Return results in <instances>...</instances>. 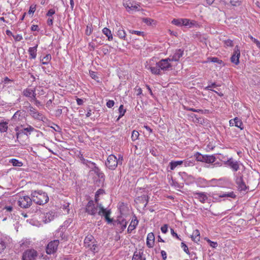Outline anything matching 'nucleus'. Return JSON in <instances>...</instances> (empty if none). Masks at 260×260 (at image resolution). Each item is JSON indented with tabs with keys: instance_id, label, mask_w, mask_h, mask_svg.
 Wrapping results in <instances>:
<instances>
[{
	"instance_id": "nucleus-7",
	"label": "nucleus",
	"mask_w": 260,
	"mask_h": 260,
	"mask_svg": "<svg viewBox=\"0 0 260 260\" xmlns=\"http://www.w3.org/2000/svg\"><path fill=\"white\" fill-rule=\"evenodd\" d=\"M146 68L150 70L152 74L158 75L162 74L159 67L158 62L152 63L151 61H150L149 63L146 66Z\"/></svg>"
},
{
	"instance_id": "nucleus-58",
	"label": "nucleus",
	"mask_w": 260,
	"mask_h": 260,
	"mask_svg": "<svg viewBox=\"0 0 260 260\" xmlns=\"http://www.w3.org/2000/svg\"><path fill=\"white\" fill-rule=\"evenodd\" d=\"M55 13V11L54 9H51L49 10L48 12L46 14V15L48 17H51L53 14H54Z\"/></svg>"
},
{
	"instance_id": "nucleus-23",
	"label": "nucleus",
	"mask_w": 260,
	"mask_h": 260,
	"mask_svg": "<svg viewBox=\"0 0 260 260\" xmlns=\"http://www.w3.org/2000/svg\"><path fill=\"white\" fill-rule=\"evenodd\" d=\"M217 196L219 198H235L236 196L234 193L233 191L231 192H223L220 191V192L217 193Z\"/></svg>"
},
{
	"instance_id": "nucleus-17",
	"label": "nucleus",
	"mask_w": 260,
	"mask_h": 260,
	"mask_svg": "<svg viewBox=\"0 0 260 260\" xmlns=\"http://www.w3.org/2000/svg\"><path fill=\"white\" fill-rule=\"evenodd\" d=\"M130 4L131 5H129L124 1L123 2V5L126 9L128 12L132 13L133 12L140 10V5L138 4L135 3V4H133L131 3Z\"/></svg>"
},
{
	"instance_id": "nucleus-19",
	"label": "nucleus",
	"mask_w": 260,
	"mask_h": 260,
	"mask_svg": "<svg viewBox=\"0 0 260 260\" xmlns=\"http://www.w3.org/2000/svg\"><path fill=\"white\" fill-rule=\"evenodd\" d=\"M193 194L196 199L199 200L201 203H204L208 199L207 193L202 192L194 191Z\"/></svg>"
},
{
	"instance_id": "nucleus-43",
	"label": "nucleus",
	"mask_w": 260,
	"mask_h": 260,
	"mask_svg": "<svg viewBox=\"0 0 260 260\" xmlns=\"http://www.w3.org/2000/svg\"><path fill=\"white\" fill-rule=\"evenodd\" d=\"M6 248V242L0 239V253H1Z\"/></svg>"
},
{
	"instance_id": "nucleus-33",
	"label": "nucleus",
	"mask_w": 260,
	"mask_h": 260,
	"mask_svg": "<svg viewBox=\"0 0 260 260\" xmlns=\"http://www.w3.org/2000/svg\"><path fill=\"white\" fill-rule=\"evenodd\" d=\"M183 163L182 160L172 161L170 162V167L171 170H173L176 167L179 165H181Z\"/></svg>"
},
{
	"instance_id": "nucleus-9",
	"label": "nucleus",
	"mask_w": 260,
	"mask_h": 260,
	"mask_svg": "<svg viewBox=\"0 0 260 260\" xmlns=\"http://www.w3.org/2000/svg\"><path fill=\"white\" fill-rule=\"evenodd\" d=\"M59 244V240H54L50 242L46 246V251L48 254L56 252Z\"/></svg>"
},
{
	"instance_id": "nucleus-21",
	"label": "nucleus",
	"mask_w": 260,
	"mask_h": 260,
	"mask_svg": "<svg viewBox=\"0 0 260 260\" xmlns=\"http://www.w3.org/2000/svg\"><path fill=\"white\" fill-rule=\"evenodd\" d=\"M132 260H146V257L142 251H136L134 253Z\"/></svg>"
},
{
	"instance_id": "nucleus-57",
	"label": "nucleus",
	"mask_w": 260,
	"mask_h": 260,
	"mask_svg": "<svg viewBox=\"0 0 260 260\" xmlns=\"http://www.w3.org/2000/svg\"><path fill=\"white\" fill-rule=\"evenodd\" d=\"M131 34H134L138 36H143L144 32L138 30H130Z\"/></svg>"
},
{
	"instance_id": "nucleus-18",
	"label": "nucleus",
	"mask_w": 260,
	"mask_h": 260,
	"mask_svg": "<svg viewBox=\"0 0 260 260\" xmlns=\"http://www.w3.org/2000/svg\"><path fill=\"white\" fill-rule=\"evenodd\" d=\"M236 183L240 191H245L247 189V187L245 182L243 181L242 176L236 177Z\"/></svg>"
},
{
	"instance_id": "nucleus-48",
	"label": "nucleus",
	"mask_w": 260,
	"mask_h": 260,
	"mask_svg": "<svg viewBox=\"0 0 260 260\" xmlns=\"http://www.w3.org/2000/svg\"><path fill=\"white\" fill-rule=\"evenodd\" d=\"M116 159L117 165H122L123 162V156L121 154L118 155V158L117 159L116 157L115 156V160Z\"/></svg>"
},
{
	"instance_id": "nucleus-63",
	"label": "nucleus",
	"mask_w": 260,
	"mask_h": 260,
	"mask_svg": "<svg viewBox=\"0 0 260 260\" xmlns=\"http://www.w3.org/2000/svg\"><path fill=\"white\" fill-rule=\"evenodd\" d=\"M161 231L162 233L166 234L168 231V225L165 224L162 226L161 227Z\"/></svg>"
},
{
	"instance_id": "nucleus-5",
	"label": "nucleus",
	"mask_w": 260,
	"mask_h": 260,
	"mask_svg": "<svg viewBox=\"0 0 260 260\" xmlns=\"http://www.w3.org/2000/svg\"><path fill=\"white\" fill-rule=\"evenodd\" d=\"M32 197H29L28 196H22L19 198L18 201V205L19 207L22 208H29L32 202Z\"/></svg>"
},
{
	"instance_id": "nucleus-29",
	"label": "nucleus",
	"mask_w": 260,
	"mask_h": 260,
	"mask_svg": "<svg viewBox=\"0 0 260 260\" xmlns=\"http://www.w3.org/2000/svg\"><path fill=\"white\" fill-rule=\"evenodd\" d=\"M54 215L53 214V212L47 213L44 215V221L45 223L49 222L54 219Z\"/></svg>"
},
{
	"instance_id": "nucleus-47",
	"label": "nucleus",
	"mask_w": 260,
	"mask_h": 260,
	"mask_svg": "<svg viewBox=\"0 0 260 260\" xmlns=\"http://www.w3.org/2000/svg\"><path fill=\"white\" fill-rule=\"evenodd\" d=\"M216 87H217V85L215 83H213L211 85H209L208 86L206 87L205 88V89L207 90H211L213 92H217L216 91L211 89V87L215 88Z\"/></svg>"
},
{
	"instance_id": "nucleus-52",
	"label": "nucleus",
	"mask_w": 260,
	"mask_h": 260,
	"mask_svg": "<svg viewBox=\"0 0 260 260\" xmlns=\"http://www.w3.org/2000/svg\"><path fill=\"white\" fill-rule=\"evenodd\" d=\"M143 21L147 24L151 25L154 21L149 18H144L143 19Z\"/></svg>"
},
{
	"instance_id": "nucleus-14",
	"label": "nucleus",
	"mask_w": 260,
	"mask_h": 260,
	"mask_svg": "<svg viewBox=\"0 0 260 260\" xmlns=\"http://www.w3.org/2000/svg\"><path fill=\"white\" fill-rule=\"evenodd\" d=\"M184 54V50L181 49H176L172 54L169 57L171 61H178Z\"/></svg>"
},
{
	"instance_id": "nucleus-28",
	"label": "nucleus",
	"mask_w": 260,
	"mask_h": 260,
	"mask_svg": "<svg viewBox=\"0 0 260 260\" xmlns=\"http://www.w3.org/2000/svg\"><path fill=\"white\" fill-rule=\"evenodd\" d=\"M192 240L194 242L197 243L200 240V233L198 230H196L193 232L192 235L191 237Z\"/></svg>"
},
{
	"instance_id": "nucleus-1",
	"label": "nucleus",
	"mask_w": 260,
	"mask_h": 260,
	"mask_svg": "<svg viewBox=\"0 0 260 260\" xmlns=\"http://www.w3.org/2000/svg\"><path fill=\"white\" fill-rule=\"evenodd\" d=\"M32 201L38 205H44L49 201L48 194L42 190H35L31 192Z\"/></svg>"
},
{
	"instance_id": "nucleus-53",
	"label": "nucleus",
	"mask_w": 260,
	"mask_h": 260,
	"mask_svg": "<svg viewBox=\"0 0 260 260\" xmlns=\"http://www.w3.org/2000/svg\"><path fill=\"white\" fill-rule=\"evenodd\" d=\"M181 247L183 248L184 251L186 252L187 254L189 253L188 248L187 245L184 243H181Z\"/></svg>"
},
{
	"instance_id": "nucleus-35",
	"label": "nucleus",
	"mask_w": 260,
	"mask_h": 260,
	"mask_svg": "<svg viewBox=\"0 0 260 260\" xmlns=\"http://www.w3.org/2000/svg\"><path fill=\"white\" fill-rule=\"evenodd\" d=\"M35 90L30 88H26L23 91V94L25 96L29 98L31 96L32 94H35Z\"/></svg>"
},
{
	"instance_id": "nucleus-41",
	"label": "nucleus",
	"mask_w": 260,
	"mask_h": 260,
	"mask_svg": "<svg viewBox=\"0 0 260 260\" xmlns=\"http://www.w3.org/2000/svg\"><path fill=\"white\" fill-rule=\"evenodd\" d=\"M117 35L119 38L124 40L125 38L126 34L123 29H119L117 30Z\"/></svg>"
},
{
	"instance_id": "nucleus-38",
	"label": "nucleus",
	"mask_w": 260,
	"mask_h": 260,
	"mask_svg": "<svg viewBox=\"0 0 260 260\" xmlns=\"http://www.w3.org/2000/svg\"><path fill=\"white\" fill-rule=\"evenodd\" d=\"M126 109L124 108V107L122 105H121L118 109V113L119 115L117 120H119L121 117H122L124 115Z\"/></svg>"
},
{
	"instance_id": "nucleus-8",
	"label": "nucleus",
	"mask_w": 260,
	"mask_h": 260,
	"mask_svg": "<svg viewBox=\"0 0 260 260\" xmlns=\"http://www.w3.org/2000/svg\"><path fill=\"white\" fill-rule=\"evenodd\" d=\"M127 221L117 218L115 220V230L117 233H121L126 228Z\"/></svg>"
},
{
	"instance_id": "nucleus-37",
	"label": "nucleus",
	"mask_w": 260,
	"mask_h": 260,
	"mask_svg": "<svg viewBox=\"0 0 260 260\" xmlns=\"http://www.w3.org/2000/svg\"><path fill=\"white\" fill-rule=\"evenodd\" d=\"M102 31L103 34L108 37L109 40H112L113 36L111 34V30L109 28L105 27L103 28Z\"/></svg>"
},
{
	"instance_id": "nucleus-30",
	"label": "nucleus",
	"mask_w": 260,
	"mask_h": 260,
	"mask_svg": "<svg viewBox=\"0 0 260 260\" xmlns=\"http://www.w3.org/2000/svg\"><path fill=\"white\" fill-rule=\"evenodd\" d=\"M138 223V221L137 219L132 220L127 229V232L131 233L136 227Z\"/></svg>"
},
{
	"instance_id": "nucleus-11",
	"label": "nucleus",
	"mask_w": 260,
	"mask_h": 260,
	"mask_svg": "<svg viewBox=\"0 0 260 260\" xmlns=\"http://www.w3.org/2000/svg\"><path fill=\"white\" fill-rule=\"evenodd\" d=\"M172 23L176 26H185L189 28L191 27L194 24L187 19H174L172 21Z\"/></svg>"
},
{
	"instance_id": "nucleus-54",
	"label": "nucleus",
	"mask_w": 260,
	"mask_h": 260,
	"mask_svg": "<svg viewBox=\"0 0 260 260\" xmlns=\"http://www.w3.org/2000/svg\"><path fill=\"white\" fill-rule=\"evenodd\" d=\"M51 59V55L50 54H47L43 59V61L44 60L47 62H49V61Z\"/></svg>"
},
{
	"instance_id": "nucleus-15",
	"label": "nucleus",
	"mask_w": 260,
	"mask_h": 260,
	"mask_svg": "<svg viewBox=\"0 0 260 260\" xmlns=\"http://www.w3.org/2000/svg\"><path fill=\"white\" fill-rule=\"evenodd\" d=\"M30 115L35 119L43 120V115L29 104L28 106Z\"/></svg>"
},
{
	"instance_id": "nucleus-24",
	"label": "nucleus",
	"mask_w": 260,
	"mask_h": 260,
	"mask_svg": "<svg viewBox=\"0 0 260 260\" xmlns=\"http://www.w3.org/2000/svg\"><path fill=\"white\" fill-rule=\"evenodd\" d=\"M55 237L57 238H60L61 240L67 241L68 240L67 236L64 234V232L61 230V229L56 231Z\"/></svg>"
},
{
	"instance_id": "nucleus-12",
	"label": "nucleus",
	"mask_w": 260,
	"mask_h": 260,
	"mask_svg": "<svg viewBox=\"0 0 260 260\" xmlns=\"http://www.w3.org/2000/svg\"><path fill=\"white\" fill-rule=\"evenodd\" d=\"M99 206H95L94 202L92 200L89 201L85 207V212L89 215H95L96 213H98V209Z\"/></svg>"
},
{
	"instance_id": "nucleus-31",
	"label": "nucleus",
	"mask_w": 260,
	"mask_h": 260,
	"mask_svg": "<svg viewBox=\"0 0 260 260\" xmlns=\"http://www.w3.org/2000/svg\"><path fill=\"white\" fill-rule=\"evenodd\" d=\"M8 122L4 121H0V132L1 133L6 132L8 128Z\"/></svg>"
},
{
	"instance_id": "nucleus-45",
	"label": "nucleus",
	"mask_w": 260,
	"mask_h": 260,
	"mask_svg": "<svg viewBox=\"0 0 260 260\" xmlns=\"http://www.w3.org/2000/svg\"><path fill=\"white\" fill-rule=\"evenodd\" d=\"M89 248H90V249L91 250V251H92L94 253L98 252L99 250V246L96 244H93L92 245H90V246Z\"/></svg>"
},
{
	"instance_id": "nucleus-13",
	"label": "nucleus",
	"mask_w": 260,
	"mask_h": 260,
	"mask_svg": "<svg viewBox=\"0 0 260 260\" xmlns=\"http://www.w3.org/2000/svg\"><path fill=\"white\" fill-rule=\"evenodd\" d=\"M240 56V50L238 45L236 46L234 52L231 57V61L236 65H238L239 63V58Z\"/></svg>"
},
{
	"instance_id": "nucleus-64",
	"label": "nucleus",
	"mask_w": 260,
	"mask_h": 260,
	"mask_svg": "<svg viewBox=\"0 0 260 260\" xmlns=\"http://www.w3.org/2000/svg\"><path fill=\"white\" fill-rule=\"evenodd\" d=\"M106 105L108 108H112L114 106V101L109 100L107 102Z\"/></svg>"
},
{
	"instance_id": "nucleus-59",
	"label": "nucleus",
	"mask_w": 260,
	"mask_h": 260,
	"mask_svg": "<svg viewBox=\"0 0 260 260\" xmlns=\"http://www.w3.org/2000/svg\"><path fill=\"white\" fill-rule=\"evenodd\" d=\"M62 113V110L61 109H58L55 111V114L56 117H59Z\"/></svg>"
},
{
	"instance_id": "nucleus-26",
	"label": "nucleus",
	"mask_w": 260,
	"mask_h": 260,
	"mask_svg": "<svg viewBox=\"0 0 260 260\" xmlns=\"http://www.w3.org/2000/svg\"><path fill=\"white\" fill-rule=\"evenodd\" d=\"M38 45L33 47H30L28 49V53L30 55V59H35L37 56Z\"/></svg>"
},
{
	"instance_id": "nucleus-25",
	"label": "nucleus",
	"mask_w": 260,
	"mask_h": 260,
	"mask_svg": "<svg viewBox=\"0 0 260 260\" xmlns=\"http://www.w3.org/2000/svg\"><path fill=\"white\" fill-rule=\"evenodd\" d=\"M135 202L137 203H145L144 206L146 207L148 202V198L146 195H142L141 197H138V198H137L135 199Z\"/></svg>"
},
{
	"instance_id": "nucleus-55",
	"label": "nucleus",
	"mask_w": 260,
	"mask_h": 260,
	"mask_svg": "<svg viewBox=\"0 0 260 260\" xmlns=\"http://www.w3.org/2000/svg\"><path fill=\"white\" fill-rule=\"evenodd\" d=\"M13 37L16 41H20L23 39L22 36L19 34L13 35Z\"/></svg>"
},
{
	"instance_id": "nucleus-51",
	"label": "nucleus",
	"mask_w": 260,
	"mask_h": 260,
	"mask_svg": "<svg viewBox=\"0 0 260 260\" xmlns=\"http://www.w3.org/2000/svg\"><path fill=\"white\" fill-rule=\"evenodd\" d=\"M183 164L185 167L193 166L194 165V161L192 160H186L183 161Z\"/></svg>"
},
{
	"instance_id": "nucleus-50",
	"label": "nucleus",
	"mask_w": 260,
	"mask_h": 260,
	"mask_svg": "<svg viewBox=\"0 0 260 260\" xmlns=\"http://www.w3.org/2000/svg\"><path fill=\"white\" fill-rule=\"evenodd\" d=\"M206 240L208 243V244H209L210 246L212 248H215L217 247L218 244L217 242L212 241L208 239H206Z\"/></svg>"
},
{
	"instance_id": "nucleus-40",
	"label": "nucleus",
	"mask_w": 260,
	"mask_h": 260,
	"mask_svg": "<svg viewBox=\"0 0 260 260\" xmlns=\"http://www.w3.org/2000/svg\"><path fill=\"white\" fill-rule=\"evenodd\" d=\"M12 163L13 166L21 167L23 164L21 161H19L18 159L13 158L10 161Z\"/></svg>"
},
{
	"instance_id": "nucleus-39",
	"label": "nucleus",
	"mask_w": 260,
	"mask_h": 260,
	"mask_svg": "<svg viewBox=\"0 0 260 260\" xmlns=\"http://www.w3.org/2000/svg\"><path fill=\"white\" fill-rule=\"evenodd\" d=\"M194 157L196 158V159L197 161L204 162V158H205V155H203L201 154L199 152H197L194 154Z\"/></svg>"
},
{
	"instance_id": "nucleus-16",
	"label": "nucleus",
	"mask_w": 260,
	"mask_h": 260,
	"mask_svg": "<svg viewBox=\"0 0 260 260\" xmlns=\"http://www.w3.org/2000/svg\"><path fill=\"white\" fill-rule=\"evenodd\" d=\"M224 164L230 167L234 171H237L239 169V165L237 161L234 160L233 158H229L225 161Z\"/></svg>"
},
{
	"instance_id": "nucleus-56",
	"label": "nucleus",
	"mask_w": 260,
	"mask_h": 260,
	"mask_svg": "<svg viewBox=\"0 0 260 260\" xmlns=\"http://www.w3.org/2000/svg\"><path fill=\"white\" fill-rule=\"evenodd\" d=\"M171 233L173 237L176 238L179 240H181L178 234L175 232L173 229H171Z\"/></svg>"
},
{
	"instance_id": "nucleus-49",
	"label": "nucleus",
	"mask_w": 260,
	"mask_h": 260,
	"mask_svg": "<svg viewBox=\"0 0 260 260\" xmlns=\"http://www.w3.org/2000/svg\"><path fill=\"white\" fill-rule=\"evenodd\" d=\"M92 32V28L91 27V25H87L86 26V28L85 30V34L87 36H90Z\"/></svg>"
},
{
	"instance_id": "nucleus-27",
	"label": "nucleus",
	"mask_w": 260,
	"mask_h": 260,
	"mask_svg": "<svg viewBox=\"0 0 260 260\" xmlns=\"http://www.w3.org/2000/svg\"><path fill=\"white\" fill-rule=\"evenodd\" d=\"M216 160V157L213 155H205L204 162L212 164Z\"/></svg>"
},
{
	"instance_id": "nucleus-36",
	"label": "nucleus",
	"mask_w": 260,
	"mask_h": 260,
	"mask_svg": "<svg viewBox=\"0 0 260 260\" xmlns=\"http://www.w3.org/2000/svg\"><path fill=\"white\" fill-rule=\"evenodd\" d=\"M22 112H21L20 110H18L16 111L15 114L13 115L12 119L14 120L15 121L16 120H20L22 119Z\"/></svg>"
},
{
	"instance_id": "nucleus-32",
	"label": "nucleus",
	"mask_w": 260,
	"mask_h": 260,
	"mask_svg": "<svg viewBox=\"0 0 260 260\" xmlns=\"http://www.w3.org/2000/svg\"><path fill=\"white\" fill-rule=\"evenodd\" d=\"M93 237L91 235H87L84 239V241L85 246L86 247H89L90 246L89 243L93 240Z\"/></svg>"
},
{
	"instance_id": "nucleus-6",
	"label": "nucleus",
	"mask_w": 260,
	"mask_h": 260,
	"mask_svg": "<svg viewBox=\"0 0 260 260\" xmlns=\"http://www.w3.org/2000/svg\"><path fill=\"white\" fill-rule=\"evenodd\" d=\"M37 251L34 249H28L24 251L22 260H36L38 256Z\"/></svg>"
},
{
	"instance_id": "nucleus-10",
	"label": "nucleus",
	"mask_w": 260,
	"mask_h": 260,
	"mask_svg": "<svg viewBox=\"0 0 260 260\" xmlns=\"http://www.w3.org/2000/svg\"><path fill=\"white\" fill-rule=\"evenodd\" d=\"M171 61L170 58L169 57L162 59L158 61L161 72H164L172 69V66L170 62Z\"/></svg>"
},
{
	"instance_id": "nucleus-62",
	"label": "nucleus",
	"mask_w": 260,
	"mask_h": 260,
	"mask_svg": "<svg viewBox=\"0 0 260 260\" xmlns=\"http://www.w3.org/2000/svg\"><path fill=\"white\" fill-rule=\"evenodd\" d=\"M35 11H36V6H33L31 5L29 7V9L28 11V14H33L35 12Z\"/></svg>"
},
{
	"instance_id": "nucleus-34",
	"label": "nucleus",
	"mask_w": 260,
	"mask_h": 260,
	"mask_svg": "<svg viewBox=\"0 0 260 260\" xmlns=\"http://www.w3.org/2000/svg\"><path fill=\"white\" fill-rule=\"evenodd\" d=\"M233 121L235 123V126L240 128V129H243V124L241 120L238 117H235Z\"/></svg>"
},
{
	"instance_id": "nucleus-46",
	"label": "nucleus",
	"mask_w": 260,
	"mask_h": 260,
	"mask_svg": "<svg viewBox=\"0 0 260 260\" xmlns=\"http://www.w3.org/2000/svg\"><path fill=\"white\" fill-rule=\"evenodd\" d=\"M224 45L226 47H233L234 46V43L233 41L228 39L224 41Z\"/></svg>"
},
{
	"instance_id": "nucleus-20",
	"label": "nucleus",
	"mask_w": 260,
	"mask_h": 260,
	"mask_svg": "<svg viewBox=\"0 0 260 260\" xmlns=\"http://www.w3.org/2000/svg\"><path fill=\"white\" fill-rule=\"evenodd\" d=\"M105 166L107 168L111 171L114 170V155L111 154L108 156L107 160L105 161Z\"/></svg>"
},
{
	"instance_id": "nucleus-3",
	"label": "nucleus",
	"mask_w": 260,
	"mask_h": 260,
	"mask_svg": "<svg viewBox=\"0 0 260 260\" xmlns=\"http://www.w3.org/2000/svg\"><path fill=\"white\" fill-rule=\"evenodd\" d=\"M117 208V218L126 220L127 217L130 213L129 209L127 205L124 204L123 203H119Z\"/></svg>"
},
{
	"instance_id": "nucleus-4",
	"label": "nucleus",
	"mask_w": 260,
	"mask_h": 260,
	"mask_svg": "<svg viewBox=\"0 0 260 260\" xmlns=\"http://www.w3.org/2000/svg\"><path fill=\"white\" fill-rule=\"evenodd\" d=\"M34 131H36L38 133L37 135V137H39L40 135L42 136L43 135L42 132L36 130L31 125H28L27 127L23 128L22 129L20 130V131L17 132V133H16L17 140L18 141V139L19 138H20L21 137L23 136L24 135H25L27 136H28L27 133H28L30 135L31 132H32Z\"/></svg>"
},
{
	"instance_id": "nucleus-44",
	"label": "nucleus",
	"mask_w": 260,
	"mask_h": 260,
	"mask_svg": "<svg viewBox=\"0 0 260 260\" xmlns=\"http://www.w3.org/2000/svg\"><path fill=\"white\" fill-rule=\"evenodd\" d=\"M139 136V133L138 131H133L132 134V139L133 141H136L137 140Z\"/></svg>"
},
{
	"instance_id": "nucleus-61",
	"label": "nucleus",
	"mask_w": 260,
	"mask_h": 260,
	"mask_svg": "<svg viewBox=\"0 0 260 260\" xmlns=\"http://www.w3.org/2000/svg\"><path fill=\"white\" fill-rule=\"evenodd\" d=\"M3 209L6 210L7 212H11L13 211V208L12 206H6L3 208Z\"/></svg>"
},
{
	"instance_id": "nucleus-60",
	"label": "nucleus",
	"mask_w": 260,
	"mask_h": 260,
	"mask_svg": "<svg viewBox=\"0 0 260 260\" xmlns=\"http://www.w3.org/2000/svg\"><path fill=\"white\" fill-rule=\"evenodd\" d=\"M89 74H90V77L94 79V80H96V79L98 78L97 75H96V73L94 72H93V71H90L89 72Z\"/></svg>"
},
{
	"instance_id": "nucleus-42",
	"label": "nucleus",
	"mask_w": 260,
	"mask_h": 260,
	"mask_svg": "<svg viewBox=\"0 0 260 260\" xmlns=\"http://www.w3.org/2000/svg\"><path fill=\"white\" fill-rule=\"evenodd\" d=\"M217 62L219 64H221L222 62V60H219L217 57H209L208 58V60L206 61V62Z\"/></svg>"
},
{
	"instance_id": "nucleus-2",
	"label": "nucleus",
	"mask_w": 260,
	"mask_h": 260,
	"mask_svg": "<svg viewBox=\"0 0 260 260\" xmlns=\"http://www.w3.org/2000/svg\"><path fill=\"white\" fill-rule=\"evenodd\" d=\"M98 201L99 196L95 194V202L99 208L98 214L100 216H104L106 221L108 223H111L113 221V218H110V215L111 213L110 210H107V209L104 208L101 204L99 203Z\"/></svg>"
},
{
	"instance_id": "nucleus-22",
	"label": "nucleus",
	"mask_w": 260,
	"mask_h": 260,
	"mask_svg": "<svg viewBox=\"0 0 260 260\" xmlns=\"http://www.w3.org/2000/svg\"><path fill=\"white\" fill-rule=\"evenodd\" d=\"M154 236L152 233H149L147 235L146 244L149 248H152L154 243Z\"/></svg>"
}]
</instances>
